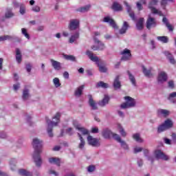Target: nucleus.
Segmentation results:
<instances>
[{
  "label": "nucleus",
  "mask_w": 176,
  "mask_h": 176,
  "mask_svg": "<svg viewBox=\"0 0 176 176\" xmlns=\"http://www.w3.org/2000/svg\"><path fill=\"white\" fill-rule=\"evenodd\" d=\"M11 39H13V37L12 36L6 35L0 36V42H3V41H10Z\"/></svg>",
  "instance_id": "45"
},
{
  "label": "nucleus",
  "mask_w": 176,
  "mask_h": 176,
  "mask_svg": "<svg viewBox=\"0 0 176 176\" xmlns=\"http://www.w3.org/2000/svg\"><path fill=\"white\" fill-rule=\"evenodd\" d=\"M8 135H6V133L5 132H0V138H6Z\"/></svg>",
  "instance_id": "64"
},
{
  "label": "nucleus",
  "mask_w": 176,
  "mask_h": 176,
  "mask_svg": "<svg viewBox=\"0 0 176 176\" xmlns=\"http://www.w3.org/2000/svg\"><path fill=\"white\" fill-rule=\"evenodd\" d=\"M113 86L116 89H120V87H122V84L120 83V76H116L113 83Z\"/></svg>",
  "instance_id": "20"
},
{
  "label": "nucleus",
  "mask_w": 176,
  "mask_h": 176,
  "mask_svg": "<svg viewBox=\"0 0 176 176\" xmlns=\"http://www.w3.org/2000/svg\"><path fill=\"white\" fill-rule=\"evenodd\" d=\"M171 138H172L173 144H176V133H173L171 134Z\"/></svg>",
  "instance_id": "56"
},
{
  "label": "nucleus",
  "mask_w": 176,
  "mask_h": 176,
  "mask_svg": "<svg viewBox=\"0 0 176 176\" xmlns=\"http://www.w3.org/2000/svg\"><path fill=\"white\" fill-rule=\"evenodd\" d=\"M53 82L55 87H60L61 86V83H60V79H58V78H54Z\"/></svg>",
  "instance_id": "47"
},
{
  "label": "nucleus",
  "mask_w": 176,
  "mask_h": 176,
  "mask_svg": "<svg viewBox=\"0 0 176 176\" xmlns=\"http://www.w3.org/2000/svg\"><path fill=\"white\" fill-rule=\"evenodd\" d=\"M114 140L117 141V142H119L120 144V146H122V148H123V149H129V145H127V143H126L125 141L122 140V138H120V136L119 135H115Z\"/></svg>",
  "instance_id": "15"
},
{
  "label": "nucleus",
  "mask_w": 176,
  "mask_h": 176,
  "mask_svg": "<svg viewBox=\"0 0 176 176\" xmlns=\"http://www.w3.org/2000/svg\"><path fill=\"white\" fill-rule=\"evenodd\" d=\"M144 18H140L136 23V28L139 31L144 30Z\"/></svg>",
  "instance_id": "30"
},
{
  "label": "nucleus",
  "mask_w": 176,
  "mask_h": 176,
  "mask_svg": "<svg viewBox=\"0 0 176 176\" xmlns=\"http://www.w3.org/2000/svg\"><path fill=\"white\" fill-rule=\"evenodd\" d=\"M121 54L122 55L121 60H123L124 61H127L131 58V51L127 48H125L121 52Z\"/></svg>",
  "instance_id": "14"
},
{
  "label": "nucleus",
  "mask_w": 176,
  "mask_h": 176,
  "mask_svg": "<svg viewBox=\"0 0 176 176\" xmlns=\"http://www.w3.org/2000/svg\"><path fill=\"white\" fill-rule=\"evenodd\" d=\"M130 28V25H129V23L127 21H124L122 28L119 30V34L121 35H123V34H126L129 28Z\"/></svg>",
  "instance_id": "19"
},
{
  "label": "nucleus",
  "mask_w": 176,
  "mask_h": 176,
  "mask_svg": "<svg viewBox=\"0 0 176 176\" xmlns=\"http://www.w3.org/2000/svg\"><path fill=\"white\" fill-rule=\"evenodd\" d=\"M90 8L91 6L87 5L83 7H80L76 10V12H80V13H86V12H89L90 10Z\"/></svg>",
  "instance_id": "32"
},
{
  "label": "nucleus",
  "mask_w": 176,
  "mask_h": 176,
  "mask_svg": "<svg viewBox=\"0 0 176 176\" xmlns=\"http://www.w3.org/2000/svg\"><path fill=\"white\" fill-rule=\"evenodd\" d=\"M50 61L54 69L56 71H60V69H61V63L53 59H51Z\"/></svg>",
  "instance_id": "21"
},
{
  "label": "nucleus",
  "mask_w": 176,
  "mask_h": 176,
  "mask_svg": "<svg viewBox=\"0 0 176 176\" xmlns=\"http://www.w3.org/2000/svg\"><path fill=\"white\" fill-rule=\"evenodd\" d=\"M17 163V160L16 159L12 158L10 161V167L12 171H14V169L16 168V164Z\"/></svg>",
  "instance_id": "40"
},
{
  "label": "nucleus",
  "mask_w": 176,
  "mask_h": 176,
  "mask_svg": "<svg viewBox=\"0 0 176 176\" xmlns=\"http://www.w3.org/2000/svg\"><path fill=\"white\" fill-rule=\"evenodd\" d=\"M137 163L139 167H142V166H144V161L141 158L138 159Z\"/></svg>",
  "instance_id": "53"
},
{
  "label": "nucleus",
  "mask_w": 176,
  "mask_h": 176,
  "mask_svg": "<svg viewBox=\"0 0 176 176\" xmlns=\"http://www.w3.org/2000/svg\"><path fill=\"white\" fill-rule=\"evenodd\" d=\"M25 68H26V71L28 72H31L32 65H31V63H28V64H26Z\"/></svg>",
  "instance_id": "55"
},
{
  "label": "nucleus",
  "mask_w": 176,
  "mask_h": 176,
  "mask_svg": "<svg viewBox=\"0 0 176 176\" xmlns=\"http://www.w3.org/2000/svg\"><path fill=\"white\" fill-rule=\"evenodd\" d=\"M13 89L15 91H17V90L20 89V83L14 84Z\"/></svg>",
  "instance_id": "59"
},
{
  "label": "nucleus",
  "mask_w": 176,
  "mask_h": 176,
  "mask_svg": "<svg viewBox=\"0 0 176 176\" xmlns=\"http://www.w3.org/2000/svg\"><path fill=\"white\" fill-rule=\"evenodd\" d=\"M60 118H61V113H58V112L56 113L55 116H54L52 118L53 120H56V122L48 120L47 118H46V122L47 124V132L49 137H50L51 138L54 135H53V127H54V126H57V124H58V123H60Z\"/></svg>",
  "instance_id": "2"
},
{
  "label": "nucleus",
  "mask_w": 176,
  "mask_h": 176,
  "mask_svg": "<svg viewBox=\"0 0 176 176\" xmlns=\"http://www.w3.org/2000/svg\"><path fill=\"white\" fill-rule=\"evenodd\" d=\"M124 5L126 6V12L129 14V16L133 21H135V14L131 9V6H130L127 1H124Z\"/></svg>",
  "instance_id": "12"
},
{
  "label": "nucleus",
  "mask_w": 176,
  "mask_h": 176,
  "mask_svg": "<svg viewBox=\"0 0 176 176\" xmlns=\"http://www.w3.org/2000/svg\"><path fill=\"white\" fill-rule=\"evenodd\" d=\"M66 133H67V134H69V135H72V134H74V131H72V127L68 128L66 130Z\"/></svg>",
  "instance_id": "60"
},
{
  "label": "nucleus",
  "mask_w": 176,
  "mask_h": 176,
  "mask_svg": "<svg viewBox=\"0 0 176 176\" xmlns=\"http://www.w3.org/2000/svg\"><path fill=\"white\" fill-rule=\"evenodd\" d=\"M164 54L166 56V58L168 59V61L170 63V64H175V59L174 58V56H173L170 52L165 51Z\"/></svg>",
  "instance_id": "22"
},
{
  "label": "nucleus",
  "mask_w": 176,
  "mask_h": 176,
  "mask_svg": "<svg viewBox=\"0 0 176 176\" xmlns=\"http://www.w3.org/2000/svg\"><path fill=\"white\" fill-rule=\"evenodd\" d=\"M175 97H176V92H173L169 94L168 100L173 102V104H176V99L175 98Z\"/></svg>",
  "instance_id": "41"
},
{
  "label": "nucleus",
  "mask_w": 176,
  "mask_h": 176,
  "mask_svg": "<svg viewBox=\"0 0 176 176\" xmlns=\"http://www.w3.org/2000/svg\"><path fill=\"white\" fill-rule=\"evenodd\" d=\"M88 173H94L96 171V166L89 165L87 168Z\"/></svg>",
  "instance_id": "50"
},
{
  "label": "nucleus",
  "mask_w": 176,
  "mask_h": 176,
  "mask_svg": "<svg viewBox=\"0 0 176 176\" xmlns=\"http://www.w3.org/2000/svg\"><path fill=\"white\" fill-rule=\"evenodd\" d=\"M33 148L34 152L33 153V160L35 163L36 167L38 168L42 166V157H41V153H42V147L43 146V141L39 140L38 138H34L32 141Z\"/></svg>",
  "instance_id": "1"
},
{
  "label": "nucleus",
  "mask_w": 176,
  "mask_h": 176,
  "mask_svg": "<svg viewBox=\"0 0 176 176\" xmlns=\"http://www.w3.org/2000/svg\"><path fill=\"white\" fill-rule=\"evenodd\" d=\"M14 16V14H13V12H12V9H7L5 17L6 19H11V17H13Z\"/></svg>",
  "instance_id": "42"
},
{
  "label": "nucleus",
  "mask_w": 176,
  "mask_h": 176,
  "mask_svg": "<svg viewBox=\"0 0 176 176\" xmlns=\"http://www.w3.org/2000/svg\"><path fill=\"white\" fill-rule=\"evenodd\" d=\"M166 130H167V129L164 124L158 126V127H157V133H163V131H166Z\"/></svg>",
  "instance_id": "46"
},
{
  "label": "nucleus",
  "mask_w": 176,
  "mask_h": 176,
  "mask_svg": "<svg viewBox=\"0 0 176 176\" xmlns=\"http://www.w3.org/2000/svg\"><path fill=\"white\" fill-rule=\"evenodd\" d=\"M164 142L167 144V145H171V140H170V139H168V138H165L164 139Z\"/></svg>",
  "instance_id": "61"
},
{
  "label": "nucleus",
  "mask_w": 176,
  "mask_h": 176,
  "mask_svg": "<svg viewBox=\"0 0 176 176\" xmlns=\"http://www.w3.org/2000/svg\"><path fill=\"white\" fill-rule=\"evenodd\" d=\"M80 26V21L78 19H73L69 21V30L70 31H75V30H78Z\"/></svg>",
  "instance_id": "6"
},
{
  "label": "nucleus",
  "mask_w": 176,
  "mask_h": 176,
  "mask_svg": "<svg viewBox=\"0 0 176 176\" xmlns=\"http://www.w3.org/2000/svg\"><path fill=\"white\" fill-rule=\"evenodd\" d=\"M154 155L155 156V158L157 159V160H165L167 161L170 158L168 157V155H166L162 151V150L157 149L154 151Z\"/></svg>",
  "instance_id": "8"
},
{
  "label": "nucleus",
  "mask_w": 176,
  "mask_h": 176,
  "mask_svg": "<svg viewBox=\"0 0 176 176\" xmlns=\"http://www.w3.org/2000/svg\"><path fill=\"white\" fill-rule=\"evenodd\" d=\"M86 54L87 56H88L89 58H90L91 61H94V63H96L98 67H99L100 72H103V73L107 72V67L100 65V60H98V56H94L93 52H91L89 50L87 51Z\"/></svg>",
  "instance_id": "3"
},
{
  "label": "nucleus",
  "mask_w": 176,
  "mask_h": 176,
  "mask_svg": "<svg viewBox=\"0 0 176 176\" xmlns=\"http://www.w3.org/2000/svg\"><path fill=\"white\" fill-rule=\"evenodd\" d=\"M63 57H64V58H65V60H67L69 61H76V58H75V56H74L72 55L64 54Z\"/></svg>",
  "instance_id": "44"
},
{
  "label": "nucleus",
  "mask_w": 176,
  "mask_h": 176,
  "mask_svg": "<svg viewBox=\"0 0 176 176\" xmlns=\"http://www.w3.org/2000/svg\"><path fill=\"white\" fill-rule=\"evenodd\" d=\"M167 5V0H162L161 1V6L163 9H166V6Z\"/></svg>",
  "instance_id": "57"
},
{
  "label": "nucleus",
  "mask_w": 176,
  "mask_h": 176,
  "mask_svg": "<svg viewBox=\"0 0 176 176\" xmlns=\"http://www.w3.org/2000/svg\"><path fill=\"white\" fill-rule=\"evenodd\" d=\"M19 8V13H21V14H25V6L21 4Z\"/></svg>",
  "instance_id": "51"
},
{
  "label": "nucleus",
  "mask_w": 176,
  "mask_h": 176,
  "mask_svg": "<svg viewBox=\"0 0 176 176\" xmlns=\"http://www.w3.org/2000/svg\"><path fill=\"white\" fill-rule=\"evenodd\" d=\"M167 79H168V76L167 75V73L163 71L158 72V76H157L158 83H164V82H167Z\"/></svg>",
  "instance_id": "11"
},
{
  "label": "nucleus",
  "mask_w": 176,
  "mask_h": 176,
  "mask_svg": "<svg viewBox=\"0 0 176 176\" xmlns=\"http://www.w3.org/2000/svg\"><path fill=\"white\" fill-rule=\"evenodd\" d=\"M111 9H113L114 12H122V10H123V7L120 3L114 2L111 6Z\"/></svg>",
  "instance_id": "25"
},
{
  "label": "nucleus",
  "mask_w": 176,
  "mask_h": 176,
  "mask_svg": "<svg viewBox=\"0 0 176 176\" xmlns=\"http://www.w3.org/2000/svg\"><path fill=\"white\" fill-rule=\"evenodd\" d=\"M102 135L105 140H109L111 137L115 140V135H118V134L113 133L109 129L105 128L102 131Z\"/></svg>",
  "instance_id": "7"
},
{
  "label": "nucleus",
  "mask_w": 176,
  "mask_h": 176,
  "mask_svg": "<svg viewBox=\"0 0 176 176\" xmlns=\"http://www.w3.org/2000/svg\"><path fill=\"white\" fill-rule=\"evenodd\" d=\"M78 137L80 140V143L78 144V148L79 149H85V145H86V142L85 141V139H83V137H82V135L80 133H77Z\"/></svg>",
  "instance_id": "24"
},
{
  "label": "nucleus",
  "mask_w": 176,
  "mask_h": 176,
  "mask_svg": "<svg viewBox=\"0 0 176 176\" xmlns=\"http://www.w3.org/2000/svg\"><path fill=\"white\" fill-rule=\"evenodd\" d=\"M26 119L29 126H32V122H31V116H27Z\"/></svg>",
  "instance_id": "58"
},
{
  "label": "nucleus",
  "mask_w": 176,
  "mask_h": 176,
  "mask_svg": "<svg viewBox=\"0 0 176 176\" xmlns=\"http://www.w3.org/2000/svg\"><path fill=\"white\" fill-rule=\"evenodd\" d=\"M133 140H135V141H136V142H144V140L141 138V135H140V133H134L133 135Z\"/></svg>",
  "instance_id": "39"
},
{
  "label": "nucleus",
  "mask_w": 176,
  "mask_h": 176,
  "mask_svg": "<svg viewBox=\"0 0 176 176\" xmlns=\"http://www.w3.org/2000/svg\"><path fill=\"white\" fill-rule=\"evenodd\" d=\"M79 36H80L79 32H76L69 38V43H74V42H76L77 40L79 39Z\"/></svg>",
  "instance_id": "29"
},
{
  "label": "nucleus",
  "mask_w": 176,
  "mask_h": 176,
  "mask_svg": "<svg viewBox=\"0 0 176 176\" xmlns=\"http://www.w3.org/2000/svg\"><path fill=\"white\" fill-rule=\"evenodd\" d=\"M91 133H92L93 134H97V133H98V129L97 127H93V128L91 129Z\"/></svg>",
  "instance_id": "63"
},
{
  "label": "nucleus",
  "mask_w": 176,
  "mask_h": 176,
  "mask_svg": "<svg viewBox=\"0 0 176 176\" xmlns=\"http://www.w3.org/2000/svg\"><path fill=\"white\" fill-rule=\"evenodd\" d=\"M88 98L89 104L91 107V109H93L94 111L98 109V107H97V103L94 101V100H93V97L91 96V95H88Z\"/></svg>",
  "instance_id": "18"
},
{
  "label": "nucleus",
  "mask_w": 176,
  "mask_h": 176,
  "mask_svg": "<svg viewBox=\"0 0 176 176\" xmlns=\"http://www.w3.org/2000/svg\"><path fill=\"white\" fill-rule=\"evenodd\" d=\"M126 74L133 86H137V82L135 81V77H134V75H133V74H131V72L129 70L126 72Z\"/></svg>",
  "instance_id": "28"
},
{
  "label": "nucleus",
  "mask_w": 176,
  "mask_h": 176,
  "mask_svg": "<svg viewBox=\"0 0 176 176\" xmlns=\"http://www.w3.org/2000/svg\"><path fill=\"white\" fill-rule=\"evenodd\" d=\"M163 124L165 126V127H166V129H171V127L173 126V121L170 119L165 120Z\"/></svg>",
  "instance_id": "38"
},
{
  "label": "nucleus",
  "mask_w": 176,
  "mask_h": 176,
  "mask_svg": "<svg viewBox=\"0 0 176 176\" xmlns=\"http://www.w3.org/2000/svg\"><path fill=\"white\" fill-rule=\"evenodd\" d=\"M22 98L23 101H26V100H28V98H30V90H28V89H24L23 91Z\"/></svg>",
  "instance_id": "35"
},
{
  "label": "nucleus",
  "mask_w": 176,
  "mask_h": 176,
  "mask_svg": "<svg viewBox=\"0 0 176 176\" xmlns=\"http://www.w3.org/2000/svg\"><path fill=\"white\" fill-rule=\"evenodd\" d=\"M16 61L18 64H21V61H23V56H21V51L20 49L16 48Z\"/></svg>",
  "instance_id": "23"
},
{
  "label": "nucleus",
  "mask_w": 176,
  "mask_h": 176,
  "mask_svg": "<svg viewBox=\"0 0 176 176\" xmlns=\"http://www.w3.org/2000/svg\"><path fill=\"white\" fill-rule=\"evenodd\" d=\"M85 85H80L78 87L74 92V96H76V97H80V96H82V93H83Z\"/></svg>",
  "instance_id": "31"
},
{
  "label": "nucleus",
  "mask_w": 176,
  "mask_h": 176,
  "mask_svg": "<svg viewBox=\"0 0 176 176\" xmlns=\"http://www.w3.org/2000/svg\"><path fill=\"white\" fill-rule=\"evenodd\" d=\"M157 38L160 42H162V43H168V38L166 36H157Z\"/></svg>",
  "instance_id": "43"
},
{
  "label": "nucleus",
  "mask_w": 176,
  "mask_h": 176,
  "mask_svg": "<svg viewBox=\"0 0 176 176\" xmlns=\"http://www.w3.org/2000/svg\"><path fill=\"white\" fill-rule=\"evenodd\" d=\"M159 0H151L148 3V9H151L152 13L153 14H158L159 16H163V12L160 11L159 10L156 9L155 6L157 5Z\"/></svg>",
  "instance_id": "5"
},
{
  "label": "nucleus",
  "mask_w": 176,
  "mask_h": 176,
  "mask_svg": "<svg viewBox=\"0 0 176 176\" xmlns=\"http://www.w3.org/2000/svg\"><path fill=\"white\" fill-rule=\"evenodd\" d=\"M158 116H164V118H167L170 115V111L166 109H160L157 110Z\"/></svg>",
  "instance_id": "27"
},
{
  "label": "nucleus",
  "mask_w": 176,
  "mask_h": 176,
  "mask_svg": "<svg viewBox=\"0 0 176 176\" xmlns=\"http://www.w3.org/2000/svg\"><path fill=\"white\" fill-rule=\"evenodd\" d=\"M142 72L144 75V76L149 77L151 75H152V68H150L149 69H147L145 68V66L142 65Z\"/></svg>",
  "instance_id": "34"
},
{
  "label": "nucleus",
  "mask_w": 176,
  "mask_h": 176,
  "mask_svg": "<svg viewBox=\"0 0 176 176\" xmlns=\"http://www.w3.org/2000/svg\"><path fill=\"white\" fill-rule=\"evenodd\" d=\"M49 163H50L51 164H56V166L60 167L61 161L58 157H50L49 158Z\"/></svg>",
  "instance_id": "26"
},
{
  "label": "nucleus",
  "mask_w": 176,
  "mask_h": 176,
  "mask_svg": "<svg viewBox=\"0 0 176 176\" xmlns=\"http://www.w3.org/2000/svg\"><path fill=\"white\" fill-rule=\"evenodd\" d=\"M87 142L89 145H91V146L94 147H98L100 146V140L98 138H94L91 135H88L87 137Z\"/></svg>",
  "instance_id": "10"
},
{
  "label": "nucleus",
  "mask_w": 176,
  "mask_h": 176,
  "mask_svg": "<svg viewBox=\"0 0 176 176\" xmlns=\"http://www.w3.org/2000/svg\"><path fill=\"white\" fill-rule=\"evenodd\" d=\"M19 173L20 175H23V176H32V173L25 169H20L19 170Z\"/></svg>",
  "instance_id": "36"
},
{
  "label": "nucleus",
  "mask_w": 176,
  "mask_h": 176,
  "mask_svg": "<svg viewBox=\"0 0 176 176\" xmlns=\"http://www.w3.org/2000/svg\"><path fill=\"white\" fill-rule=\"evenodd\" d=\"M108 102H109V96L105 95L103 100L99 101L98 105H100V107H105Z\"/></svg>",
  "instance_id": "33"
},
{
  "label": "nucleus",
  "mask_w": 176,
  "mask_h": 176,
  "mask_svg": "<svg viewBox=\"0 0 176 176\" xmlns=\"http://www.w3.org/2000/svg\"><path fill=\"white\" fill-rule=\"evenodd\" d=\"M96 87L97 88L102 87V89H108V87H109V85L107 83L104 82L103 81H100L96 84Z\"/></svg>",
  "instance_id": "37"
},
{
  "label": "nucleus",
  "mask_w": 176,
  "mask_h": 176,
  "mask_svg": "<svg viewBox=\"0 0 176 176\" xmlns=\"http://www.w3.org/2000/svg\"><path fill=\"white\" fill-rule=\"evenodd\" d=\"M136 6H137L139 11L142 10V9H144V8L142 7V5L140 2H138L136 3Z\"/></svg>",
  "instance_id": "62"
},
{
  "label": "nucleus",
  "mask_w": 176,
  "mask_h": 176,
  "mask_svg": "<svg viewBox=\"0 0 176 176\" xmlns=\"http://www.w3.org/2000/svg\"><path fill=\"white\" fill-rule=\"evenodd\" d=\"M118 127L120 129V133L122 137H126L127 135V133H126V131H124V129H123V127H122L121 124H118Z\"/></svg>",
  "instance_id": "48"
},
{
  "label": "nucleus",
  "mask_w": 176,
  "mask_h": 176,
  "mask_svg": "<svg viewBox=\"0 0 176 176\" xmlns=\"http://www.w3.org/2000/svg\"><path fill=\"white\" fill-rule=\"evenodd\" d=\"M142 147H135L134 148V153H138L140 152H142Z\"/></svg>",
  "instance_id": "54"
},
{
  "label": "nucleus",
  "mask_w": 176,
  "mask_h": 176,
  "mask_svg": "<svg viewBox=\"0 0 176 176\" xmlns=\"http://www.w3.org/2000/svg\"><path fill=\"white\" fill-rule=\"evenodd\" d=\"M22 35H24L27 39H30V34L27 32V29L22 28L21 29Z\"/></svg>",
  "instance_id": "49"
},
{
  "label": "nucleus",
  "mask_w": 176,
  "mask_h": 176,
  "mask_svg": "<svg viewBox=\"0 0 176 176\" xmlns=\"http://www.w3.org/2000/svg\"><path fill=\"white\" fill-rule=\"evenodd\" d=\"M32 10L36 13H39L41 12V7L39 6H34L32 7Z\"/></svg>",
  "instance_id": "52"
},
{
  "label": "nucleus",
  "mask_w": 176,
  "mask_h": 176,
  "mask_svg": "<svg viewBox=\"0 0 176 176\" xmlns=\"http://www.w3.org/2000/svg\"><path fill=\"white\" fill-rule=\"evenodd\" d=\"M74 126L76 130H78V131L82 134V135H89V134H90L87 129L81 127L80 125L76 124L75 122H74Z\"/></svg>",
  "instance_id": "16"
},
{
  "label": "nucleus",
  "mask_w": 176,
  "mask_h": 176,
  "mask_svg": "<svg viewBox=\"0 0 176 176\" xmlns=\"http://www.w3.org/2000/svg\"><path fill=\"white\" fill-rule=\"evenodd\" d=\"M103 21L104 23H109V25L114 28L115 30H118V25H116V23H115V21L113 19H110L109 16H105L103 19Z\"/></svg>",
  "instance_id": "17"
},
{
  "label": "nucleus",
  "mask_w": 176,
  "mask_h": 176,
  "mask_svg": "<svg viewBox=\"0 0 176 176\" xmlns=\"http://www.w3.org/2000/svg\"><path fill=\"white\" fill-rule=\"evenodd\" d=\"M157 25V23L156 22V19L155 18L148 15V17L146 20V27L147 30H151V28H155Z\"/></svg>",
  "instance_id": "9"
},
{
  "label": "nucleus",
  "mask_w": 176,
  "mask_h": 176,
  "mask_svg": "<svg viewBox=\"0 0 176 176\" xmlns=\"http://www.w3.org/2000/svg\"><path fill=\"white\" fill-rule=\"evenodd\" d=\"M94 42L97 45H93L91 47L92 50H104L105 49V46L102 42L100 41L97 38H94Z\"/></svg>",
  "instance_id": "13"
},
{
  "label": "nucleus",
  "mask_w": 176,
  "mask_h": 176,
  "mask_svg": "<svg viewBox=\"0 0 176 176\" xmlns=\"http://www.w3.org/2000/svg\"><path fill=\"white\" fill-rule=\"evenodd\" d=\"M125 102L120 105L121 109H127L128 108H133L135 107V100L130 96H125L124 98Z\"/></svg>",
  "instance_id": "4"
}]
</instances>
